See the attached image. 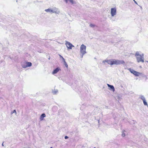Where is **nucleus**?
<instances>
[{"label": "nucleus", "instance_id": "obj_1", "mask_svg": "<svg viewBox=\"0 0 148 148\" xmlns=\"http://www.w3.org/2000/svg\"><path fill=\"white\" fill-rule=\"evenodd\" d=\"M103 63L104 64H105L106 62L108 64L111 65L113 64L119 65L120 64H123L125 63V62L123 60H104L103 61Z\"/></svg>", "mask_w": 148, "mask_h": 148}, {"label": "nucleus", "instance_id": "obj_2", "mask_svg": "<svg viewBox=\"0 0 148 148\" xmlns=\"http://www.w3.org/2000/svg\"><path fill=\"white\" fill-rule=\"evenodd\" d=\"M135 56L136 58L137 61L138 62H144L143 57V55H141L139 54L138 52H137L135 54Z\"/></svg>", "mask_w": 148, "mask_h": 148}, {"label": "nucleus", "instance_id": "obj_3", "mask_svg": "<svg viewBox=\"0 0 148 148\" xmlns=\"http://www.w3.org/2000/svg\"><path fill=\"white\" fill-rule=\"evenodd\" d=\"M86 47L84 45H82L80 47V52L82 55H84L86 53Z\"/></svg>", "mask_w": 148, "mask_h": 148}, {"label": "nucleus", "instance_id": "obj_4", "mask_svg": "<svg viewBox=\"0 0 148 148\" xmlns=\"http://www.w3.org/2000/svg\"><path fill=\"white\" fill-rule=\"evenodd\" d=\"M129 70L131 73H133L134 75L136 76H139L140 75L142 74L141 73L137 72L133 70L131 68L129 69Z\"/></svg>", "mask_w": 148, "mask_h": 148}, {"label": "nucleus", "instance_id": "obj_5", "mask_svg": "<svg viewBox=\"0 0 148 148\" xmlns=\"http://www.w3.org/2000/svg\"><path fill=\"white\" fill-rule=\"evenodd\" d=\"M32 63L30 62H25L23 63L22 66L23 68H26L32 66Z\"/></svg>", "mask_w": 148, "mask_h": 148}, {"label": "nucleus", "instance_id": "obj_6", "mask_svg": "<svg viewBox=\"0 0 148 148\" xmlns=\"http://www.w3.org/2000/svg\"><path fill=\"white\" fill-rule=\"evenodd\" d=\"M116 13V10L115 8H112L111 9V14L112 16H114Z\"/></svg>", "mask_w": 148, "mask_h": 148}, {"label": "nucleus", "instance_id": "obj_7", "mask_svg": "<svg viewBox=\"0 0 148 148\" xmlns=\"http://www.w3.org/2000/svg\"><path fill=\"white\" fill-rule=\"evenodd\" d=\"M66 44L67 47L69 49H71L72 47H74L69 42H67Z\"/></svg>", "mask_w": 148, "mask_h": 148}, {"label": "nucleus", "instance_id": "obj_8", "mask_svg": "<svg viewBox=\"0 0 148 148\" xmlns=\"http://www.w3.org/2000/svg\"><path fill=\"white\" fill-rule=\"evenodd\" d=\"M60 70V69L59 68H57L56 69L53 70V71L52 72L53 74H56L57 72Z\"/></svg>", "mask_w": 148, "mask_h": 148}, {"label": "nucleus", "instance_id": "obj_9", "mask_svg": "<svg viewBox=\"0 0 148 148\" xmlns=\"http://www.w3.org/2000/svg\"><path fill=\"white\" fill-rule=\"evenodd\" d=\"M45 11L46 12H49L54 13L55 12L53 10H52L51 9H45Z\"/></svg>", "mask_w": 148, "mask_h": 148}, {"label": "nucleus", "instance_id": "obj_10", "mask_svg": "<svg viewBox=\"0 0 148 148\" xmlns=\"http://www.w3.org/2000/svg\"><path fill=\"white\" fill-rule=\"evenodd\" d=\"M108 86L110 88V89H112L113 91H114L115 89L114 87L112 85H111L108 84H107Z\"/></svg>", "mask_w": 148, "mask_h": 148}, {"label": "nucleus", "instance_id": "obj_11", "mask_svg": "<svg viewBox=\"0 0 148 148\" xmlns=\"http://www.w3.org/2000/svg\"><path fill=\"white\" fill-rule=\"evenodd\" d=\"M65 1L66 3H68L69 2H70L72 4H73L74 3L73 0H65Z\"/></svg>", "mask_w": 148, "mask_h": 148}, {"label": "nucleus", "instance_id": "obj_12", "mask_svg": "<svg viewBox=\"0 0 148 148\" xmlns=\"http://www.w3.org/2000/svg\"><path fill=\"white\" fill-rule=\"evenodd\" d=\"M46 116L45 114H42L40 116V119L41 121L43 120L44 118Z\"/></svg>", "mask_w": 148, "mask_h": 148}, {"label": "nucleus", "instance_id": "obj_13", "mask_svg": "<svg viewBox=\"0 0 148 148\" xmlns=\"http://www.w3.org/2000/svg\"><path fill=\"white\" fill-rule=\"evenodd\" d=\"M144 104L145 106H147V104L145 100L143 101Z\"/></svg>", "mask_w": 148, "mask_h": 148}, {"label": "nucleus", "instance_id": "obj_14", "mask_svg": "<svg viewBox=\"0 0 148 148\" xmlns=\"http://www.w3.org/2000/svg\"><path fill=\"white\" fill-rule=\"evenodd\" d=\"M141 98L143 100V101L144 100V99L145 100L144 97L143 96H141Z\"/></svg>", "mask_w": 148, "mask_h": 148}, {"label": "nucleus", "instance_id": "obj_15", "mask_svg": "<svg viewBox=\"0 0 148 148\" xmlns=\"http://www.w3.org/2000/svg\"><path fill=\"white\" fill-rule=\"evenodd\" d=\"M64 64L65 65V66L66 67H68V65L67 64V63H66V62H64Z\"/></svg>", "mask_w": 148, "mask_h": 148}, {"label": "nucleus", "instance_id": "obj_16", "mask_svg": "<svg viewBox=\"0 0 148 148\" xmlns=\"http://www.w3.org/2000/svg\"><path fill=\"white\" fill-rule=\"evenodd\" d=\"M90 26L91 27H94L95 26V25H94L92 24H90Z\"/></svg>", "mask_w": 148, "mask_h": 148}, {"label": "nucleus", "instance_id": "obj_17", "mask_svg": "<svg viewBox=\"0 0 148 148\" xmlns=\"http://www.w3.org/2000/svg\"><path fill=\"white\" fill-rule=\"evenodd\" d=\"M14 113H15L16 114V110H14L13 111V112H12V114H13Z\"/></svg>", "mask_w": 148, "mask_h": 148}, {"label": "nucleus", "instance_id": "obj_18", "mask_svg": "<svg viewBox=\"0 0 148 148\" xmlns=\"http://www.w3.org/2000/svg\"><path fill=\"white\" fill-rule=\"evenodd\" d=\"M62 60H63V62H64V63L65 62H66L65 60V59L64 58L62 59Z\"/></svg>", "mask_w": 148, "mask_h": 148}, {"label": "nucleus", "instance_id": "obj_19", "mask_svg": "<svg viewBox=\"0 0 148 148\" xmlns=\"http://www.w3.org/2000/svg\"><path fill=\"white\" fill-rule=\"evenodd\" d=\"M59 56L60 58H62V59H63L64 58L61 55H59Z\"/></svg>", "mask_w": 148, "mask_h": 148}, {"label": "nucleus", "instance_id": "obj_20", "mask_svg": "<svg viewBox=\"0 0 148 148\" xmlns=\"http://www.w3.org/2000/svg\"><path fill=\"white\" fill-rule=\"evenodd\" d=\"M68 138V137L67 136H66L65 137V138L66 139Z\"/></svg>", "mask_w": 148, "mask_h": 148}, {"label": "nucleus", "instance_id": "obj_21", "mask_svg": "<svg viewBox=\"0 0 148 148\" xmlns=\"http://www.w3.org/2000/svg\"><path fill=\"white\" fill-rule=\"evenodd\" d=\"M125 136V134H122V136Z\"/></svg>", "mask_w": 148, "mask_h": 148}, {"label": "nucleus", "instance_id": "obj_22", "mask_svg": "<svg viewBox=\"0 0 148 148\" xmlns=\"http://www.w3.org/2000/svg\"><path fill=\"white\" fill-rule=\"evenodd\" d=\"M50 148H52V147H51Z\"/></svg>", "mask_w": 148, "mask_h": 148}, {"label": "nucleus", "instance_id": "obj_23", "mask_svg": "<svg viewBox=\"0 0 148 148\" xmlns=\"http://www.w3.org/2000/svg\"><path fill=\"white\" fill-rule=\"evenodd\" d=\"M94 148H95V147H94Z\"/></svg>", "mask_w": 148, "mask_h": 148}]
</instances>
